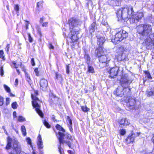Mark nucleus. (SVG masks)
<instances>
[{"instance_id":"obj_40","label":"nucleus","mask_w":154,"mask_h":154,"mask_svg":"<svg viewBox=\"0 0 154 154\" xmlns=\"http://www.w3.org/2000/svg\"><path fill=\"white\" fill-rule=\"evenodd\" d=\"M82 109L83 111L87 112L88 110V108L86 106H82Z\"/></svg>"},{"instance_id":"obj_56","label":"nucleus","mask_w":154,"mask_h":154,"mask_svg":"<svg viewBox=\"0 0 154 154\" xmlns=\"http://www.w3.org/2000/svg\"><path fill=\"white\" fill-rule=\"evenodd\" d=\"M68 152L69 154H74V152H73L72 151L70 150H69L68 151Z\"/></svg>"},{"instance_id":"obj_34","label":"nucleus","mask_w":154,"mask_h":154,"mask_svg":"<svg viewBox=\"0 0 154 154\" xmlns=\"http://www.w3.org/2000/svg\"><path fill=\"white\" fill-rule=\"evenodd\" d=\"M43 124L47 128H50V125L49 123L46 121H44Z\"/></svg>"},{"instance_id":"obj_14","label":"nucleus","mask_w":154,"mask_h":154,"mask_svg":"<svg viewBox=\"0 0 154 154\" xmlns=\"http://www.w3.org/2000/svg\"><path fill=\"white\" fill-rule=\"evenodd\" d=\"M119 70V68L118 67L116 66L112 68L109 71L110 76L111 78H113L116 76Z\"/></svg>"},{"instance_id":"obj_12","label":"nucleus","mask_w":154,"mask_h":154,"mask_svg":"<svg viewBox=\"0 0 154 154\" xmlns=\"http://www.w3.org/2000/svg\"><path fill=\"white\" fill-rule=\"evenodd\" d=\"M49 101L51 106H53L54 104L58 105L60 104L58 98L54 95L51 96Z\"/></svg>"},{"instance_id":"obj_37","label":"nucleus","mask_w":154,"mask_h":154,"mask_svg":"<svg viewBox=\"0 0 154 154\" xmlns=\"http://www.w3.org/2000/svg\"><path fill=\"white\" fill-rule=\"evenodd\" d=\"M3 98L0 96V106H2L3 104Z\"/></svg>"},{"instance_id":"obj_55","label":"nucleus","mask_w":154,"mask_h":154,"mask_svg":"<svg viewBox=\"0 0 154 154\" xmlns=\"http://www.w3.org/2000/svg\"><path fill=\"white\" fill-rule=\"evenodd\" d=\"M17 113L16 112H14L13 113V116L14 117H17Z\"/></svg>"},{"instance_id":"obj_31","label":"nucleus","mask_w":154,"mask_h":154,"mask_svg":"<svg viewBox=\"0 0 154 154\" xmlns=\"http://www.w3.org/2000/svg\"><path fill=\"white\" fill-rule=\"evenodd\" d=\"M145 75H146V77H147V78L149 79H151L152 77L149 73V72L148 71H144V72Z\"/></svg>"},{"instance_id":"obj_46","label":"nucleus","mask_w":154,"mask_h":154,"mask_svg":"<svg viewBox=\"0 0 154 154\" xmlns=\"http://www.w3.org/2000/svg\"><path fill=\"white\" fill-rule=\"evenodd\" d=\"M10 48V45L9 44H8L7 45L6 47L5 48V50L8 53V52L9 49Z\"/></svg>"},{"instance_id":"obj_47","label":"nucleus","mask_w":154,"mask_h":154,"mask_svg":"<svg viewBox=\"0 0 154 154\" xmlns=\"http://www.w3.org/2000/svg\"><path fill=\"white\" fill-rule=\"evenodd\" d=\"M34 71L35 72V73L36 75L37 76H39V72L38 71V68H35L34 70Z\"/></svg>"},{"instance_id":"obj_63","label":"nucleus","mask_w":154,"mask_h":154,"mask_svg":"<svg viewBox=\"0 0 154 154\" xmlns=\"http://www.w3.org/2000/svg\"><path fill=\"white\" fill-rule=\"evenodd\" d=\"M16 70H17V73H18V74H19V75L20 73L19 70V69H16Z\"/></svg>"},{"instance_id":"obj_18","label":"nucleus","mask_w":154,"mask_h":154,"mask_svg":"<svg viewBox=\"0 0 154 154\" xmlns=\"http://www.w3.org/2000/svg\"><path fill=\"white\" fill-rule=\"evenodd\" d=\"M135 98H129L128 99V101L127 103V105L129 106H133L135 105Z\"/></svg>"},{"instance_id":"obj_27","label":"nucleus","mask_w":154,"mask_h":154,"mask_svg":"<svg viewBox=\"0 0 154 154\" xmlns=\"http://www.w3.org/2000/svg\"><path fill=\"white\" fill-rule=\"evenodd\" d=\"M56 128L59 131H62L63 132H65L64 129L62 128V127L60 125L58 124H57L56 126Z\"/></svg>"},{"instance_id":"obj_16","label":"nucleus","mask_w":154,"mask_h":154,"mask_svg":"<svg viewBox=\"0 0 154 154\" xmlns=\"http://www.w3.org/2000/svg\"><path fill=\"white\" fill-rule=\"evenodd\" d=\"M97 44L99 46V47L98 48H99L100 47H101V46L103 45L105 42V39L104 37L100 35H97Z\"/></svg>"},{"instance_id":"obj_20","label":"nucleus","mask_w":154,"mask_h":154,"mask_svg":"<svg viewBox=\"0 0 154 154\" xmlns=\"http://www.w3.org/2000/svg\"><path fill=\"white\" fill-rule=\"evenodd\" d=\"M67 122L69 127V130L71 131L72 130V120L69 116L67 117Z\"/></svg>"},{"instance_id":"obj_53","label":"nucleus","mask_w":154,"mask_h":154,"mask_svg":"<svg viewBox=\"0 0 154 154\" xmlns=\"http://www.w3.org/2000/svg\"><path fill=\"white\" fill-rule=\"evenodd\" d=\"M18 80L17 79H16L15 82V85H18Z\"/></svg>"},{"instance_id":"obj_61","label":"nucleus","mask_w":154,"mask_h":154,"mask_svg":"<svg viewBox=\"0 0 154 154\" xmlns=\"http://www.w3.org/2000/svg\"><path fill=\"white\" fill-rule=\"evenodd\" d=\"M2 128L4 130V131H6V129H5V127L4 126H3L2 127Z\"/></svg>"},{"instance_id":"obj_64","label":"nucleus","mask_w":154,"mask_h":154,"mask_svg":"<svg viewBox=\"0 0 154 154\" xmlns=\"http://www.w3.org/2000/svg\"><path fill=\"white\" fill-rule=\"evenodd\" d=\"M152 140H153V142L154 143V134L153 135V137L152 138Z\"/></svg>"},{"instance_id":"obj_2","label":"nucleus","mask_w":154,"mask_h":154,"mask_svg":"<svg viewBox=\"0 0 154 154\" xmlns=\"http://www.w3.org/2000/svg\"><path fill=\"white\" fill-rule=\"evenodd\" d=\"M134 13L133 8L132 7H125L119 9L116 14L117 17L119 20H124L127 18L129 20L130 18L133 17Z\"/></svg>"},{"instance_id":"obj_1","label":"nucleus","mask_w":154,"mask_h":154,"mask_svg":"<svg viewBox=\"0 0 154 154\" xmlns=\"http://www.w3.org/2000/svg\"><path fill=\"white\" fill-rule=\"evenodd\" d=\"M137 33L143 38L146 39L145 40L146 48L148 49L151 48L154 43V33L151 34L152 27L150 25L141 24L137 26L136 28Z\"/></svg>"},{"instance_id":"obj_38","label":"nucleus","mask_w":154,"mask_h":154,"mask_svg":"<svg viewBox=\"0 0 154 154\" xmlns=\"http://www.w3.org/2000/svg\"><path fill=\"white\" fill-rule=\"evenodd\" d=\"M152 95H154V91L148 92L147 96H148L150 97Z\"/></svg>"},{"instance_id":"obj_8","label":"nucleus","mask_w":154,"mask_h":154,"mask_svg":"<svg viewBox=\"0 0 154 154\" xmlns=\"http://www.w3.org/2000/svg\"><path fill=\"white\" fill-rule=\"evenodd\" d=\"M70 32L69 34V37L70 38L73 42L78 41L79 39L78 35L79 34V30L78 29H70Z\"/></svg>"},{"instance_id":"obj_60","label":"nucleus","mask_w":154,"mask_h":154,"mask_svg":"<svg viewBox=\"0 0 154 154\" xmlns=\"http://www.w3.org/2000/svg\"><path fill=\"white\" fill-rule=\"evenodd\" d=\"M9 93H10V96H11V97H14L15 96V95L14 94H13L12 93H11L10 92Z\"/></svg>"},{"instance_id":"obj_44","label":"nucleus","mask_w":154,"mask_h":154,"mask_svg":"<svg viewBox=\"0 0 154 154\" xmlns=\"http://www.w3.org/2000/svg\"><path fill=\"white\" fill-rule=\"evenodd\" d=\"M119 51L121 52H123L125 50L124 47H121L119 48Z\"/></svg>"},{"instance_id":"obj_62","label":"nucleus","mask_w":154,"mask_h":154,"mask_svg":"<svg viewBox=\"0 0 154 154\" xmlns=\"http://www.w3.org/2000/svg\"><path fill=\"white\" fill-rule=\"evenodd\" d=\"M9 154H14L13 151H11L9 152Z\"/></svg>"},{"instance_id":"obj_5","label":"nucleus","mask_w":154,"mask_h":154,"mask_svg":"<svg viewBox=\"0 0 154 154\" xmlns=\"http://www.w3.org/2000/svg\"><path fill=\"white\" fill-rule=\"evenodd\" d=\"M103 51L102 47H100L98 48L97 55L99 57V61L100 63V66L101 67L105 66L109 63L110 60V58L108 55H103Z\"/></svg>"},{"instance_id":"obj_3","label":"nucleus","mask_w":154,"mask_h":154,"mask_svg":"<svg viewBox=\"0 0 154 154\" xmlns=\"http://www.w3.org/2000/svg\"><path fill=\"white\" fill-rule=\"evenodd\" d=\"M132 80L129 76H124L121 80V84L122 87H119L117 88L116 91L114 92V94L117 96L122 97L124 95V93L122 91L123 88H125V89H126L129 92L130 89L126 88L131 84Z\"/></svg>"},{"instance_id":"obj_13","label":"nucleus","mask_w":154,"mask_h":154,"mask_svg":"<svg viewBox=\"0 0 154 154\" xmlns=\"http://www.w3.org/2000/svg\"><path fill=\"white\" fill-rule=\"evenodd\" d=\"M136 137V134L134 133L133 131H131V133L130 134L126 139V141L128 143H133L134 141L135 138Z\"/></svg>"},{"instance_id":"obj_41","label":"nucleus","mask_w":154,"mask_h":154,"mask_svg":"<svg viewBox=\"0 0 154 154\" xmlns=\"http://www.w3.org/2000/svg\"><path fill=\"white\" fill-rule=\"evenodd\" d=\"M0 72L1 75L2 76L4 75V71L3 69V66H2L1 67L0 69Z\"/></svg>"},{"instance_id":"obj_29","label":"nucleus","mask_w":154,"mask_h":154,"mask_svg":"<svg viewBox=\"0 0 154 154\" xmlns=\"http://www.w3.org/2000/svg\"><path fill=\"white\" fill-rule=\"evenodd\" d=\"M55 74L56 78L60 81L61 80H62V78L61 75L59 74H58L57 73Z\"/></svg>"},{"instance_id":"obj_52","label":"nucleus","mask_w":154,"mask_h":154,"mask_svg":"<svg viewBox=\"0 0 154 154\" xmlns=\"http://www.w3.org/2000/svg\"><path fill=\"white\" fill-rule=\"evenodd\" d=\"M37 31H38V33L40 35H41V30L40 29H39V28L38 27L37 28Z\"/></svg>"},{"instance_id":"obj_33","label":"nucleus","mask_w":154,"mask_h":154,"mask_svg":"<svg viewBox=\"0 0 154 154\" xmlns=\"http://www.w3.org/2000/svg\"><path fill=\"white\" fill-rule=\"evenodd\" d=\"M126 133V131L125 129H121L120 130V133L121 135H125Z\"/></svg>"},{"instance_id":"obj_15","label":"nucleus","mask_w":154,"mask_h":154,"mask_svg":"<svg viewBox=\"0 0 154 154\" xmlns=\"http://www.w3.org/2000/svg\"><path fill=\"white\" fill-rule=\"evenodd\" d=\"M40 88L43 90L45 91L48 86V82L45 79H42L40 80Z\"/></svg>"},{"instance_id":"obj_58","label":"nucleus","mask_w":154,"mask_h":154,"mask_svg":"<svg viewBox=\"0 0 154 154\" xmlns=\"http://www.w3.org/2000/svg\"><path fill=\"white\" fill-rule=\"evenodd\" d=\"M44 21V19L43 18H40V23H42Z\"/></svg>"},{"instance_id":"obj_51","label":"nucleus","mask_w":154,"mask_h":154,"mask_svg":"<svg viewBox=\"0 0 154 154\" xmlns=\"http://www.w3.org/2000/svg\"><path fill=\"white\" fill-rule=\"evenodd\" d=\"M49 48L50 49H54V47L51 44V43H49Z\"/></svg>"},{"instance_id":"obj_39","label":"nucleus","mask_w":154,"mask_h":154,"mask_svg":"<svg viewBox=\"0 0 154 154\" xmlns=\"http://www.w3.org/2000/svg\"><path fill=\"white\" fill-rule=\"evenodd\" d=\"M4 52L3 51H0V58L4 59V56H3Z\"/></svg>"},{"instance_id":"obj_54","label":"nucleus","mask_w":154,"mask_h":154,"mask_svg":"<svg viewBox=\"0 0 154 154\" xmlns=\"http://www.w3.org/2000/svg\"><path fill=\"white\" fill-rule=\"evenodd\" d=\"M29 23L27 21V23H26V29H28V24H29Z\"/></svg>"},{"instance_id":"obj_49","label":"nucleus","mask_w":154,"mask_h":154,"mask_svg":"<svg viewBox=\"0 0 154 154\" xmlns=\"http://www.w3.org/2000/svg\"><path fill=\"white\" fill-rule=\"evenodd\" d=\"M31 63L32 66H34L35 65V63L34 62L33 58H32L31 60Z\"/></svg>"},{"instance_id":"obj_36","label":"nucleus","mask_w":154,"mask_h":154,"mask_svg":"<svg viewBox=\"0 0 154 154\" xmlns=\"http://www.w3.org/2000/svg\"><path fill=\"white\" fill-rule=\"evenodd\" d=\"M19 9L20 8L18 5H14V9L17 12H18Z\"/></svg>"},{"instance_id":"obj_22","label":"nucleus","mask_w":154,"mask_h":154,"mask_svg":"<svg viewBox=\"0 0 154 154\" xmlns=\"http://www.w3.org/2000/svg\"><path fill=\"white\" fill-rule=\"evenodd\" d=\"M21 129L23 135L24 136H26V133L25 127L23 125L21 127Z\"/></svg>"},{"instance_id":"obj_32","label":"nucleus","mask_w":154,"mask_h":154,"mask_svg":"<svg viewBox=\"0 0 154 154\" xmlns=\"http://www.w3.org/2000/svg\"><path fill=\"white\" fill-rule=\"evenodd\" d=\"M26 141L28 144L31 145V139L29 137H27L26 139Z\"/></svg>"},{"instance_id":"obj_30","label":"nucleus","mask_w":154,"mask_h":154,"mask_svg":"<svg viewBox=\"0 0 154 154\" xmlns=\"http://www.w3.org/2000/svg\"><path fill=\"white\" fill-rule=\"evenodd\" d=\"M4 87L5 90L8 93H10L11 91L10 88L5 85H4Z\"/></svg>"},{"instance_id":"obj_42","label":"nucleus","mask_w":154,"mask_h":154,"mask_svg":"<svg viewBox=\"0 0 154 154\" xmlns=\"http://www.w3.org/2000/svg\"><path fill=\"white\" fill-rule=\"evenodd\" d=\"M28 38L29 42H32L33 40V39L31 37L30 34L29 33H28Z\"/></svg>"},{"instance_id":"obj_28","label":"nucleus","mask_w":154,"mask_h":154,"mask_svg":"<svg viewBox=\"0 0 154 154\" xmlns=\"http://www.w3.org/2000/svg\"><path fill=\"white\" fill-rule=\"evenodd\" d=\"M18 106L16 102H13L11 104V106L14 109H16L17 108V106Z\"/></svg>"},{"instance_id":"obj_9","label":"nucleus","mask_w":154,"mask_h":154,"mask_svg":"<svg viewBox=\"0 0 154 154\" xmlns=\"http://www.w3.org/2000/svg\"><path fill=\"white\" fill-rule=\"evenodd\" d=\"M143 16V14L141 12H138L133 16V17L130 18L129 21L131 23L137 22L141 20Z\"/></svg>"},{"instance_id":"obj_45","label":"nucleus","mask_w":154,"mask_h":154,"mask_svg":"<svg viewBox=\"0 0 154 154\" xmlns=\"http://www.w3.org/2000/svg\"><path fill=\"white\" fill-rule=\"evenodd\" d=\"M69 65H67L66 66V72L68 74H69Z\"/></svg>"},{"instance_id":"obj_26","label":"nucleus","mask_w":154,"mask_h":154,"mask_svg":"<svg viewBox=\"0 0 154 154\" xmlns=\"http://www.w3.org/2000/svg\"><path fill=\"white\" fill-rule=\"evenodd\" d=\"M88 71L89 72L94 73V68L92 66H90L88 65Z\"/></svg>"},{"instance_id":"obj_11","label":"nucleus","mask_w":154,"mask_h":154,"mask_svg":"<svg viewBox=\"0 0 154 154\" xmlns=\"http://www.w3.org/2000/svg\"><path fill=\"white\" fill-rule=\"evenodd\" d=\"M13 143L12 148L16 152V154H20L21 152V148L20 143L16 140H14Z\"/></svg>"},{"instance_id":"obj_6","label":"nucleus","mask_w":154,"mask_h":154,"mask_svg":"<svg viewBox=\"0 0 154 154\" xmlns=\"http://www.w3.org/2000/svg\"><path fill=\"white\" fill-rule=\"evenodd\" d=\"M128 33L124 30L120 31L115 35L114 38L112 39V41L115 44H118L119 42L122 40L124 38H126Z\"/></svg>"},{"instance_id":"obj_50","label":"nucleus","mask_w":154,"mask_h":154,"mask_svg":"<svg viewBox=\"0 0 154 154\" xmlns=\"http://www.w3.org/2000/svg\"><path fill=\"white\" fill-rule=\"evenodd\" d=\"M48 24V22H45L43 23L42 25V26L43 27H46L47 26Z\"/></svg>"},{"instance_id":"obj_43","label":"nucleus","mask_w":154,"mask_h":154,"mask_svg":"<svg viewBox=\"0 0 154 154\" xmlns=\"http://www.w3.org/2000/svg\"><path fill=\"white\" fill-rule=\"evenodd\" d=\"M20 67L21 68L22 70L23 71H24L25 72H25H26L25 71V66L23 65H22L21 63H20Z\"/></svg>"},{"instance_id":"obj_4","label":"nucleus","mask_w":154,"mask_h":154,"mask_svg":"<svg viewBox=\"0 0 154 154\" xmlns=\"http://www.w3.org/2000/svg\"><path fill=\"white\" fill-rule=\"evenodd\" d=\"M58 134L60 135V137L59 138V140L60 143V145L58 146V149L59 151L60 154H63V149L61 148V143H66L68 145V146L70 147H71V145L69 141H67L65 140V139H68L71 140L72 138V136L70 135L66 134L65 131L64 132H58Z\"/></svg>"},{"instance_id":"obj_48","label":"nucleus","mask_w":154,"mask_h":154,"mask_svg":"<svg viewBox=\"0 0 154 154\" xmlns=\"http://www.w3.org/2000/svg\"><path fill=\"white\" fill-rule=\"evenodd\" d=\"M10 98H6V105H8L9 104Z\"/></svg>"},{"instance_id":"obj_59","label":"nucleus","mask_w":154,"mask_h":154,"mask_svg":"<svg viewBox=\"0 0 154 154\" xmlns=\"http://www.w3.org/2000/svg\"><path fill=\"white\" fill-rule=\"evenodd\" d=\"M140 134V133L139 132H137L136 133V137L137 136H138Z\"/></svg>"},{"instance_id":"obj_23","label":"nucleus","mask_w":154,"mask_h":154,"mask_svg":"<svg viewBox=\"0 0 154 154\" xmlns=\"http://www.w3.org/2000/svg\"><path fill=\"white\" fill-rule=\"evenodd\" d=\"M86 61V63L88 65L90 64V57L89 56L88 54H86L84 57Z\"/></svg>"},{"instance_id":"obj_35","label":"nucleus","mask_w":154,"mask_h":154,"mask_svg":"<svg viewBox=\"0 0 154 154\" xmlns=\"http://www.w3.org/2000/svg\"><path fill=\"white\" fill-rule=\"evenodd\" d=\"M18 120L20 122H23L25 120V119L22 116H19L18 118Z\"/></svg>"},{"instance_id":"obj_10","label":"nucleus","mask_w":154,"mask_h":154,"mask_svg":"<svg viewBox=\"0 0 154 154\" xmlns=\"http://www.w3.org/2000/svg\"><path fill=\"white\" fill-rule=\"evenodd\" d=\"M69 23L70 29H76V27L80 23V22L75 18H70L69 20Z\"/></svg>"},{"instance_id":"obj_25","label":"nucleus","mask_w":154,"mask_h":154,"mask_svg":"<svg viewBox=\"0 0 154 154\" xmlns=\"http://www.w3.org/2000/svg\"><path fill=\"white\" fill-rule=\"evenodd\" d=\"M97 28L96 24L95 23H93L91 25L90 29L92 30V32L94 31L95 29Z\"/></svg>"},{"instance_id":"obj_17","label":"nucleus","mask_w":154,"mask_h":154,"mask_svg":"<svg viewBox=\"0 0 154 154\" xmlns=\"http://www.w3.org/2000/svg\"><path fill=\"white\" fill-rule=\"evenodd\" d=\"M38 141L37 144L38 149H42L43 148V143L42 141V139L41 137V136L40 134H39L37 137Z\"/></svg>"},{"instance_id":"obj_21","label":"nucleus","mask_w":154,"mask_h":154,"mask_svg":"<svg viewBox=\"0 0 154 154\" xmlns=\"http://www.w3.org/2000/svg\"><path fill=\"white\" fill-rule=\"evenodd\" d=\"M11 139H9L8 141V144L6 147V149H10L11 147Z\"/></svg>"},{"instance_id":"obj_7","label":"nucleus","mask_w":154,"mask_h":154,"mask_svg":"<svg viewBox=\"0 0 154 154\" xmlns=\"http://www.w3.org/2000/svg\"><path fill=\"white\" fill-rule=\"evenodd\" d=\"M31 97L33 101L32 102V104L34 107L35 108V110L42 117L43 116V114L42 111L40 110V105H39L38 102L40 101L38 98L36 97L33 96L31 95Z\"/></svg>"},{"instance_id":"obj_57","label":"nucleus","mask_w":154,"mask_h":154,"mask_svg":"<svg viewBox=\"0 0 154 154\" xmlns=\"http://www.w3.org/2000/svg\"><path fill=\"white\" fill-rule=\"evenodd\" d=\"M13 64L14 65V67L16 68H17V67L16 66V63L15 62V61H13Z\"/></svg>"},{"instance_id":"obj_19","label":"nucleus","mask_w":154,"mask_h":154,"mask_svg":"<svg viewBox=\"0 0 154 154\" xmlns=\"http://www.w3.org/2000/svg\"><path fill=\"white\" fill-rule=\"evenodd\" d=\"M119 123L123 126H126L129 125V123L126 118H123L119 121Z\"/></svg>"},{"instance_id":"obj_24","label":"nucleus","mask_w":154,"mask_h":154,"mask_svg":"<svg viewBox=\"0 0 154 154\" xmlns=\"http://www.w3.org/2000/svg\"><path fill=\"white\" fill-rule=\"evenodd\" d=\"M25 75L27 81L29 83H31V80L30 79V77L29 75L26 72H25Z\"/></svg>"}]
</instances>
